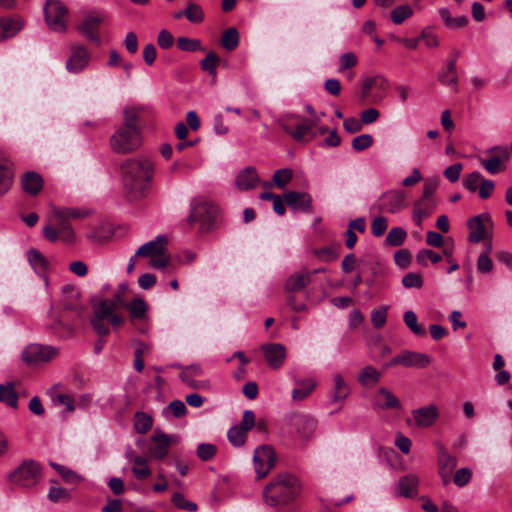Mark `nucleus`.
I'll return each instance as SVG.
<instances>
[{
  "label": "nucleus",
  "mask_w": 512,
  "mask_h": 512,
  "mask_svg": "<svg viewBox=\"0 0 512 512\" xmlns=\"http://www.w3.org/2000/svg\"><path fill=\"white\" fill-rule=\"evenodd\" d=\"M27 259L33 270L40 276H45L48 270L46 257L37 249L30 248L27 251Z\"/></svg>",
  "instance_id": "35"
},
{
  "label": "nucleus",
  "mask_w": 512,
  "mask_h": 512,
  "mask_svg": "<svg viewBox=\"0 0 512 512\" xmlns=\"http://www.w3.org/2000/svg\"><path fill=\"white\" fill-rule=\"evenodd\" d=\"M177 47L181 51L185 52H195V51H205V48L202 46V43L199 39H193L188 37H178L177 38Z\"/></svg>",
  "instance_id": "45"
},
{
  "label": "nucleus",
  "mask_w": 512,
  "mask_h": 512,
  "mask_svg": "<svg viewBox=\"0 0 512 512\" xmlns=\"http://www.w3.org/2000/svg\"><path fill=\"white\" fill-rule=\"evenodd\" d=\"M167 239L164 235H158L155 240L149 241L138 248L135 256L151 258L163 250H166Z\"/></svg>",
  "instance_id": "29"
},
{
  "label": "nucleus",
  "mask_w": 512,
  "mask_h": 512,
  "mask_svg": "<svg viewBox=\"0 0 512 512\" xmlns=\"http://www.w3.org/2000/svg\"><path fill=\"white\" fill-rule=\"evenodd\" d=\"M407 195L403 190H389L383 193L375 206L381 213L395 214L407 206Z\"/></svg>",
  "instance_id": "13"
},
{
  "label": "nucleus",
  "mask_w": 512,
  "mask_h": 512,
  "mask_svg": "<svg viewBox=\"0 0 512 512\" xmlns=\"http://www.w3.org/2000/svg\"><path fill=\"white\" fill-rule=\"evenodd\" d=\"M153 425V418L151 415L137 411L134 415V429L139 434H146Z\"/></svg>",
  "instance_id": "42"
},
{
  "label": "nucleus",
  "mask_w": 512,
  "mask_h": 512,
  "mask_svg": "<svg viewBox=\"0 0 512 512\" xmlns=\"http://www.w3.org/2000/svg\"><path fill=\"white\" fill-rule=\"evenodd\" d=\"M476 267L479 273L487 274L493 270L494 264L490 256L480 254L477 259Z\"/></svg>",
  "instance_id": "64"
},
{
  "label": "nucleus",
  "mask_w": 512,
  "mask_h": 512,
  "mask_svg": "<svg viewBox=\"0 0 512 512\" xmlns=\"http://www.w3.org/2000/svg\"><path fill=\"white\" fill-rule=\"evenodd\" d=\"M259 182V177L253 167H247L236 177V185L240 190H250L256 187Z\"/></svg>",
  "instance_id": "34"
},
{
  "label": "nucleus",
  "mask_w": 512,
  "mask_h": 512,
  "mask_svg": "<svg viewBox=\"0 0 512 512\" xmlns=\"http://www.w3.org/2000/svg\"><path fill=\"white\" fill-rule=\"evenodd\" d=\"M50 221L52 224L46 225L43 228V236L49 242H56L58 240L63 241L66 244L75 243V232L69 223V220L55 217L54 214L50 213Z\"/></svg>",
  "instance_id": "7"
},
{
  "label": "nucleus",
  "mask_w": 512,
  "mask_h": 512,
  "mask_svg": "<svg viewBox=\"0 0 512 512\" xmlns=\"http://www.w3.org/2000/svg\"><path fill=\"white\" fill-rule=\"evenodd\" d=\"M435 208L436 201H429L420 198L415 202L413 207L412 219L414 223L418 227H421L423 220L429 217Z\"/></svg>",
  "instance_id": "30"
},
{
  "label": "nucleus",
  "mask_w": 512,
  "mask_h": 512,
  "mask_svg": "<svg viewBox=\"0 0 512 512\" xmlns=\"http://www.w3.org/2000/svg\"><path fill=\"white\" fill-rule=\"evenodd\" d=\"M171 501L177 508L190 512H195L198 508L196 503L186 500L185 497L179 492H176L172 495Z\"/></svg>",
  "instance_id": "55"
},
{
  "label": "nucleus",
  "mask_w": 512,
  "mask_h": 512,
  "mask_svg": "<svg viewBox=\"0 0 512 512\" xmlns=\"http://www.w3.org/2000/svg\"><path fill=\"white\" fill-rule=\"evenodd\" d=\"M44 16L48 27L57 33L67 31L68 9L59 0H47L44 6Z\"/></svg>",
  "instance_id": "9"
},
{
  "label": "nucleus",
  "mask_w": 512,
  "mask_h": 512,
  "mask_svg": "<svg viewBox=\"0 0 512 512\" xmlns=\"http://www.w3.org/2000/svg\"><path fill=\"white\" fill-rule=\"evenodd\" d=\"M431 363V358L423 353L405 351L391 359L389 366L425 368Z\"/></svg>",
  "instance_id": "20"
},
{
  "label": "nucleus",
  "mask_w": 512,
  "mask_h": 512,
  "mask_svg": "<svg viewBox=\"0 0 512 512\" xmlns=\"http://www.w3.org/2000/svg\"><path fill=\"white\" fill-rule=\"evenodd\" d=\"M415 423L419 427L432 426L439 417V410L436 405L431 404L426 407H421L412 411Z\"/></svg>",
  "instance_id": "24"
},
{
  "label": "nucleus",
  "mask_w": 512,
  "mask_h": 512,
  "mask_svg": "<svg viewBox=\"0 0 512 512\" xmlns=\"http://www.w3.org/2000/svg\"><path fill=\"white\" fill-rule=\"evenodd\" d=\"M439 15L444 21L445 25L450 29H457L465 27L468 23V18L464 15L452 17L447 8H441Z\"/></svg>",
  "instance_id": "40"
},
{
  "label": "nucleus",
  "mask_w": 512,
  "mask_h": 512,
  "mask_svg": "<svg viewBox=\"0 0 512 512\" xmlns=\"http://www.w3.org/2000/svg\"><path fill=\"white\" fill-rule=\"evenodd\" d=\"M419 479L414 474H408L398 480L396 493L398 496L412 498L418 493Z\"/></svg>",
  "instance_id": "26"
},
{
  "label": "nucleus",
  "mask_w": 512,
  "mask_h": 512,
  "mask_svg": "<svg viewBox=\"0 0 512 512\" xmlns=\"http://www.w3.org/2000/svg\"><path fill=\"white\" fill-rule=\"evenodd\" d=\"M437 462L439 475L443 483L447 485L450 482L451 474L457 465V458L452 456L443 445L439 444Z\"/></svg>",
  "instance_id": "21"
},
{
  "label": "nucleus",
  "mask_w": 512,
  "mask_h": 512,
  "mask_svg": "<svg viewBox=\"0 0 512 512\" xmlns=\"http://www.w3.org/2000/svg\"><path fill=\"white\" fill-rule=\"evenodd\" d=\"M284 201L294 210L312 212V198L308 193L288 191L284 194Z\"/></svg>",
  "instance_id": "23"
},
{
  "label": "nucleus",
  "mask_w": 512,
  "mask_h": 512,
  "mask_svg": "<svg viewBox=\"0 0 512 512\" xmlns=\"http://www.w3.org/2000/svg\"><path fill=\"white\" fill-rule=\"evenodd\" d=\"M219 217L220 209L216 204L203 198H194L190 203L187 224L190 227L198 225L201 233H207L217 228Z\"/></svg>",
  "instance_id": "5"
},
{
  "label": "nucleus",
  "mask_w": 512,
  "mask_h": 512,
  "mask_svg": "<svg viewBox=\"0 0 512 512\" xmlns=\"http://www.w3.org/2000/svg\"><path fill=\"white\" fill-rule=\"evenodd\" d=\"M374 406L383 410L399 409L401 403L391 391L385 387H381L375 394Z\"/></svg>",
  "instance_id": "27"
},
{
  "label": "nucleus",
  "mask_w": 512,
  "mask_h": 512,
  "mask_svg": "<svg viewBox=\"0 0 512 512\" xmlns=\"http://www.w3.org/2000/svg\"><path fill=\"white\" fill-rule=\"evenodd\" d=\"M219 62V56L215 52L210 51L207 53L206 57L201 60L200 65L202 70L207 71L211 75H216V69Z\"/></svg>",
  "instance_id": "53"
},
{
  "label": "nucleus",
  "mask_w": 512,
  "mask_h": 512,
  "mask_svg": "<svg viewBox=\"0 0 512 512\" xmlns=\"http://www.w3.org/2000/svg\"><path fill=\"white\" fill-rule=\"evenodd\" d=\"M142 132L137 108L124 110V121L109 139L113 152L129 154L137 151L142 145Z\"/></svg>",
  "instance_id": "2"
},
{
  "label": "nucleus",
  "mask_w": 512,
  "mask_h": 512,
  "mask_svg": "<svg viewBox=\"0 0 512 512\" xmlns=\"http://www.w3.org/2000/svg\"><path fill=\"white\" fill-rule=\"evenodd\" d=\"M184 16L192 23H200L204 19V12L200 5L189 3L184 10Z\"/></svg>",
  "instance_id": "52"
},
{
  "label": "nucleus",
  "mask_w": 512,
  "mask_h": 512,
  "mask_svg": "<svg viewBox=\"0 0 512 512\" xmlns=\"http://www.w3.org/2000/svg\"><path fill=\"white\" fill-rule=\"evenodd\" d=\"M221 45L228 51L235 50L239 45V33L236 28H228L221 38Z\"/></svg>",
  "instance_id": "44"
},
{
  "label": "nucleus",
  "mask_w": 512,
  "mask_h": 512,
  "mask_svg": "<svg viewBox=\"0 0 512 512\" xmlns=\"http://www.w3.org/2000/svg\"><path fill=\"white\" fill-rule=\"evenodd\" d=\"M110 237V231L107 230L103 224L93 227L87 234V238L93 243H102L108 240Z\"/></svg>",
  "instance_id": "50"
},
{
  "label": "nucleus",
  "mask_w": 512,
  "mask_h": 512,
  "mask_svg": "<svg viewBox=\"0 0 512 512\" xmlns=\"http://www.w3.org/2000/svg\"><path fill=\"white\" fill-rule=\"evenodd\" d=\"M276 454L269 445H262L255 449L253 455L254 468L259 479L264 478L274 467Z\"/></svg>",
  "instance_id": "15"
},
{
  "label": "nucleus",
  "mask_w": 512,
  "mask_h": 512,
  "mask_svg": "<svg viewBox=\"0 0 512 512\" xmlns=\"http://www.w3.org/2000/svg\"><path fill=\"white\" fill-rule=\"evenodd\" d=\"M492 156L487 159H480V164L490 173L497 174L505 170L504 162L510 159V152L507 147L494 146L488 150Z\"/></svg>",
  "instance_id": "17"
},
{
  "label": "nucleus",
  "mask_w": 512,
  "mask_h": 512,
  "mask_svg": "<svg viewBox=\"0 0 512 512\" xmlns=\"http://www.w3.org/2000/svg\"><path fill=\"white\" fill-rule=\"evenodd\" d=\"M127 458L133 463L131 470L137 480H145L151 475V469L148 466V458L132 453H128Z\"/></svg>",
  "instance_id": "31"
},
{
  "label": "nucleus",
  "mask_w": 512,
  "mask_h": 512,
  "mask_svg": "<svg viewBox=\"0 0 512 512\" xmlns=\"http://www.w3.org/2000/svg\"><path fill=\"white\" fill-rule=\"evenodd\" d=\"M0 402L14 409L18 407V395L11 383L0 384Z\"/></svg>",
  "instance_id": "41"
},
{
  "label": "nucleus",
  "mask_w": 512,
  "mask_h": 512,
  "mask_svg": "<svg viewBox=\"0 0 512 512\" xmlns=\"http://www.w3.org/2000/svg\"><path fill=\"white\" fill-rule=\"evenodd\" d=\"M262 351L268 365L272 369H279L286 359V348L280 343H269L262 345Z\"/></svg>",
  "instance_id": "22"
},
{
  "label": "nucleus",
  "mask_w": 512,
  "mask_h": 512,
  "mask_svg": "<svg viewBox=\"0 0 512 512\" xmlns=\"http://www.w3.org/2000/svg\"><path fill=\"white\" fill-rule=\"evenodd\" d=\"M48 499L52 502H66L70 500V493L61 486H51L48 492Z\"/></svg>",
  "instance_id": "56"
},
{
  "label": "nucleus",
  "mask_w": 512,
  "mask_h": 512,
  "mask_svg": "<svg viewBox=\"0 0 512 512\" xmlns=\"http://www.w3.org/2000/svg\"><path fill=\"white\" fill-rule=\"evenodd\" d=\"M358 63V58L353 52H346L339 57L338 72L342 73L348 69L355 67Z\"/></svg>",
  "instance_id": "54"
},
{
  "label": "nucleus",
  "mask_w": 512,
  "mask_h": 512,
  "mask_svg": "<svg viewBox=\"0 0 512 512\" xmlns=\"http://www.w3.org/2000/svg\"><path fill=\"white\" fill-rule=\"evenodd\" d=\"M482 180L483 176L479 172L475 171L466 175L463 180V186L470 192H476Z\"/></svg>",
  "instance_id": "58"
},
{
  "label": "nucleus",
  "mask_w": 512,
  "mask_h": 512,
  "mask_svg": "<svg viewBox=\"0 0 512 512\" xmlns=\"http://www.w3.org/2000/svg\"><path fill=\"white\" fill-rule=\"evenodd\" d=\"M71 55L66 62V69L70 73H79L83 71L89 64L91 54L83 45H72Z\"/></svg>",
  "instance_id": "19"
},
{
  "label": "nucleus",
  "mask_w": 512,
  "mask_h": 512,
  "mask_svg": "<svg viewBox=\"0 0 512 512\" xmlns=\"http://www.w3.org/2000/svg\"><path fill=\"white\" fill-rule=\"evenodd\" d=\"M388 307L383 306L379 309H375L371 313V322L377 329L382 328L387 321Z\"/></svg>",
  "instance_id": "59"
},
{
  "label": "nucleus",
  "mask_w": 512,
  "mask_h": 512,
  "mask_svg": "<svg viewBox=\"0 0 512 512\" xmlns=\"http://www.w3.org/2000/svg\"><path fill=\"white\" fill-rule=\"evenodd\" d=\"M323 271L324 269L320 268L312 271L308 269H302L298 272L291 274L286 280L284 287L285 292L291 294L302 291L311 283L313 275Z\"/></svg>",
  "instance_id": "18"
},
{
  "label": "nucleus",
  "mask_w": 512,
  "mask_h": 512,
  "mask_svg": "<svg viewBox=\"0 0 512 512\" xmlns=\"http://www.w3.org/2000/svg\"><path fill=\"white\" fill-rule=\"evenodd\" d=\"M293 177V171L289 168L279 169L273 175V181L279 188H283Z\"/></svg>",
  "instance_id": "57"
},
{
  "label": "nucleus",
  "mask_w": 512,
  "mask_h": 512,
  "mask_svg": "<svg viewBox=\"0 0 512 512\" xmlns=\"http://www.w3.org/2000/svg\"><path fill=\"white\" fill-rule=\"evenodd\" d=\"M311 119H306L298 114H287L279 118V126L296 142H309L316 134L313 129L320 122V117L311 105L305 107Z\"/></svg>",
  "instance_id": "4"
},
{
  "label": "nucleus",
  "mask_w": 512,
  "mask_h": 512,
  "mask_svg": "<svg viewBox=\"0 0 512 512\" xmlns=\"http://www.w3.org/2000/svg\"><path fill=\"white\" fill-rule=\"evenodd\" d=\"M381 372L371 365L365 366L358 375L359 383L364 387H373L381 379Z\"/></svg>",
  "instance_id": "38"
},
{
  "label": "nucleus",
  "mask_w": 512,
  "mask_h": 512,
  "mask_svg": "<svg viewBox=\"0 0 512 512\" xmlns=\"http://www.w3.org/2000/svg\"><path fill=\"white\" fill-rule=\"evenodd\" d=\"M153 171L152 162L144 156L129 158L121 164L123 188L130 200H139L147 194Z\"/></svg>",
  "instance_id": "1"
},
{
  "label": "nucleus",
  "mask_w": 512,
  "mask_h": 512,
  "mask_svg": "<svg viewBox=\"0 0 512 512\" xmlns=\"http://www.w3.org/2000/svg\"><path fill=\"white\" fill-rule=\"evenodd\" d=\"M402 285L405 288H417L420 289L423 286V278L420 274L410 272L402 278Z\"/></svg>",
  "instance_id": "61"
},
{
  "label": "nucleus",
  "mask_w": 512,
  "mask_h": 512,
  "mask_svg": "<svg viewBox=\"0 0 512 512\" xmlns=\"http://www.w3.org/2000/svg\"><path fill=\"white\" fill-rule=\"evenodd\" d=\"M42 477L41 465L34 460H24L9 474L11 484L20 488L34 487Z\"/></svg>",
  "instance_id": "6"
},
{
  "label": "nucleus",
  "mask_w": 512,
  "mask_h": 512,
  "mask_svg": "<svg viewBox=\"0 0 512 512\" xmlns=\"http://www.w3.org/2000/svg\"><path fill=\"white\" fill-rule=\"evenodd\" d=\"M104 20V13L96 11L90 12L84 17L81 24L78 25L77 30L88 41L100 46L101 37L99 31Z\"/></svg>",
  "instance_id": "11"
},
{
  "label": "nucleus",
  "mask_w": 512,
  "mask_h": 512,
  "mask_svg": "<svg viewBox=\"0 0 512 512\" xmlns=\"http://www.w3.org/2000/svg\"><path fill=\"white\" fill-rule=\"evenodd\" d=\"M438 185H439L438 178L426 179L424 186H423V194H422L421 199L435 201L433 198V195H434L435 191L437 190Z\"/></svg>",
  "instance_id": "62"
},
{
  "label": "nucleus",
  "mask_w": 512,
  "mask_h": 512,
  "mask_svg": "<svg viewBox=\"0 0 512 512\" xmlns=\"http://www.w3.org/2000/svg\"><path fill=\"white\" fill-rule=\"evenodd\" d=\"M52 213L55 217L70 220L86 218L92 214V211L87 208L59 207L53 205Z\"/></svg>",
  "instance_id": "32"
},
{
  "label": "nucleus",
  "mask_w": 512,
  "mask_h": 512,
  "mask_svg": "<svg viewBox=\"0 0 512 512\" xmlns=\"http://www.w3.org/2000/svg\"><path fill=\"white\" fill-rule=\"evenodd\" d=\"M14 176L13 163L7 158L0 157V198L12 188Z\"/></svg>",
  "instance_id": "25"
},
{
  "label": "nucleus",
  "mask_w": 512,
  "mask_h": 512,
  "mask_svg": "<svg viewBox=\"0 0 512 512\" xmlns=\"http://www.w3.org/2000/svg\"><path fill=\"white\" fill-rule=\"evenodd\" d=\"M316 427V420L308 414L293 412L287 417L288 432L302 441L310 440Z\"/></svg>",
  "instance_id": "8"
},
{
  "label": "nucleus",
  "mask_w": 512,
  "mask_h": 512,
  "mask_svg": "<svg viewBox=\"0 0 512 512\" xmlns=\"http://www.w3.org/2000/svg\"><path fill=\"white\" fill-rule=\"evenodd\" d=\"M216 451L217 449L215 445L202 443L197 447V456L203 461H208L215 456Z\"/></svg>",
  "instance_id": "63"
},
{
  "label": "nucleus",
  "mask_w": 512,
  "mask_h": 512,
  "mask_svg": "<svg viewBox=\"0 0 512 512\" xmlns=\"http://www.w3.org/2000/svg\"><path fill=\"white\" fill-rule=\"evenodd\" d=\"M458 53H456L453 59H450L446 65V68L443 69L439 73V81L444 85H449L455 87V91H457V83H458V75L456 69V57Z\"/></svg>",
  "instance_id": "36"
},
{
  "label": "nucleus",
  "mask_w": 512,
  "mask_h": 512,
  "mask_svg": "<svg viewBox=\"0 0 512 512\" xmlns=\"http://www.w3.org/2000/svg\"><path fill=\"white\" fill-rule=\"evenodd\" d=\"M404 323L411 330V332L417 336H425L426 330L423 326L418 324L417 315L415 312L408 310L403 316Z\"/></svg>",
  "instance_id": "46"
},
{
  "label": "nucleus",
  "mask_w": 512,
  "mask_h": 512,
  "mask_svg": "<svg viewBox=\"0 0 512 512\" xmlns=\"http://www.w3.org/2000/svg\"><path fill=\"white\" fill-rule=\"evenodd\" d=\"M150 440L152 444L148 448L149 456L155 460H162L168 455L170 446L178 442L179 437L156 429Z\"/></svg>",
  "instance_id": "14"
},
{
  "label": "nucleus",
  "mask_w": 512,
  "mask_h": 512,
  "mask_svg": "<svg viewBox=\"0 0 512 512\" xmlns=\"http://www.w3.org/2000/svg\"><path fill=\"white\" fill-rule=\"evenodd\" d=\"M333 381L334 388L332 392V401H344L350 393L349 385L345 382L344 378L340 374H336L333 378Z\"/></svg>",
  "instance_id": "39"
},
{
  "label": "nucleus",
  "mask_w": 512,
  "mask_h": 512,
  "mask_svg": "<svg viewBox=\"0 0 512 512\" xmlns=\"http://www.w3.org/2000/svg\"><path fill=\"white\" fill-rule=\"evenodd\" d=\"M296 387L292 390V398L295 401H302L307 398L316 387V382L311 379L296 380Z\"/></svg>",
  "instance_id": "37"
},
{
  "label": "nucleus",
  "mask_w": 512,
  "mask_h": 512,
  "mask_svg": "<svg viewBox=\"0 0 512 512\" xmlns=\"http://www.w3.org/2000/svg\"><path fill=\"white\" fill-rule=\"evenodd\" d=\"M417 263L423 267L428 265V261H431L433 264H436L442 260L440 254L434 252L430 249L420 250L416 255Z\"/></svg>",
  "instance_id": "49"
},
{
  "label": "nucleus",
  "mask_w": 512,
  "mask_h": 512,
  "mask_svg": "<svg viewBox=\"0 0 512 512\" xmlns=\"http://www.w3.org/2000/svg\"><path fill=\"white\" fill-rule=\"evenodd\" d=\"M302 485L299 478L289 472L275 475L263 490L265 502L272 507L288 505L300 495Z\"/></svg>",
  "instance_id": "3"
},
{
  "label": "nucleus",
  "mask_w": 512,
  "mask_h": 512,
  "mask_svg": "<svg viewBox=\"0 0 512 512\" xmlns=\"http://www.w3.org/2000/svg\"><path fill=\"white\" fill-rule=\"evenodd\" d=\"M21 18H0V41L15 36L22 28Z\"/></svg>",
  "instance_id": "33"
},
{
  "label": "nucleus",
  "mask_w": 512,
  "mask_h": 512,
  "mask_svg": "<svg viewBox=\"0 0 512 512\" xmlns=\"http://www.w3.org/2000/svg\"><path fill=\"white\" fill-rule=\"evenodd\" d=\"M374 143V139L370 134H362L355 137L352 140V147L356 151H363L371 147Z\"/></svg>",
  "instance_id": "60"
},
{
  "label": "nucleus",
  "mask_w": 512,
  "mask_h": 512,
  "mask_svg": "<svg viewBox=\"0 0 512 512\" xmlns=\"http://www.w3.org/2000/svg\"><path fill=\"white\" fill-rule=\"evenodd\" d=\"M117 305L112 300H102L98 305L94 307V318L97 319H109L114 313Z\"/></svg>",
  "instance_id": "43"
},
{
  "label": "nucleus",
  "mask_w": 512,
  "mask_h": 512,
  "mask_svg": "<svg viewBox=\"0 0 512 512\" xmlns=\"http://www.w3.org/2000/svg\"><path fill=\"white\" fill-rule=\"evenodd\" d=\"M43 178L37 172H25L21 177V186L25 193L36 196L43 188Z\"/></svg>",
  "instance_id": "28"
},
{
  "label": "nucleus",
  "mask_w": 512,
  "mask_h": 512,
  "mask_svg": "<svg viewBox=\"0 0 512 512\" xmlns=\"http://www.w3.org/2000/svg\"><path fill=\"white\" fill-rule=\"evenodd\" d=\"M129 312L130 322L141 332L145 333L148 329V305L143 298L136 297L125 305Z\"/></svg>",
  "instance_id": "16"
},
{
  "label": "nucleus",
  "mask_w": 512,
  "mask_h": 512,
  "mask_svg": "<svg viewBox=\"0 0 512 512\" xmlns=\"http://www.w3.org/2000/svg\"><path fill=\"white\" fill-rule=\"evenodd\" d=\"M413 15V10L409 5H400L395 7L391 12V20L394 24L400 25L406 19Z\"/></svg>",
  "instance_id": "48"
},
{
  "label": "nucleus",
  "mask_w": 512,
  "mask_h": 512,
  "mask_svg": "<svg viewBox=\"0 0 512 512\" xmlns=\"http://www.w3.org/2000/svg\"><path fill=\"white\" fill-rule=\"evenodd\" d=\"M59 355V348L51 345L29 344L21 354L22 360L29 366L49 362Z\"/></svg>",
  "instance_id": "10"
},
{
  "label": "nucleus",
  "mask_w": 512,
  "mask_h": 512,
  "mask_svg": "<svg viewBox=\"0 0 512 512\" xmlns=\"http://www.w3.org/2000/svg\"><path fill=\"white\" fill-rule=\"evenodd\" d=\"M227 436L233 446L240 447L245 443L247 433L244 429L235 425L228 430Z\"/></svg>",
  "instance_id": "51"
},
{
  "label": "nucleus",
  "mask_w": 512,
  "mask_h": 512,
  "mask_svg": "<svg viewBox=\"0 0 512 512\" xmlns=\"http://www.w3.org/2000/svg\"><path fill=\"white\" fill-rule=\"evenodd\" d=\"M407 237V232L402 227H393L390 229L386 236V244L393 247H398L403 244Z\"/></svg>",
  "instance_id": "47"
},
{
  "label": "nucleus",
  "mask_w": 512,
  "mask_h": 512,
  "mask_svg": "<svg viewBox=\"0 0 512 512\" xmlns=\"http://www.w3.org/2000/svg\"><path fill=\"white\" fill-rule=\"evenodd\" d=\"M467 225L470 230L469 241L472 243H479L492 237L493 221L489 213H482L469 219Z\"/></svg>",
  "instance_id": "12"
}]
</instances>
